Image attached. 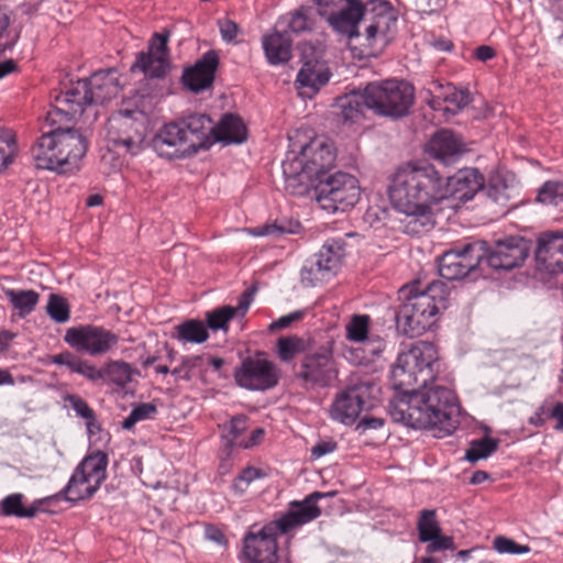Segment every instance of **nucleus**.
Masks as SVG:
<instances>
[{
  "instance_id": "nucleus-26",
  "label": "nucleus",
  "mask_w": 563,
  "mask_h": 563,
  "mask_svg": "<svg viewBox=\"0 0 563 563\" xmlns=\"http://www.w3.org/2000/svg\"><path fill=\"white\" fill-rule=\"evenodd\" d=\"M91 99V106L103 104L104 102L117 98L121 88L118 78L112 70H100L89 78L85 79Z\"/></svg>"
},
{
  "instance_id": "nucleus-5",
  "label": "nucleus",
  "mask_w": 563,
  "mask_h": 563,
  "mask_svg": "<svg viewBox=\"0 0 563 563\" xmlns=\"http://www.w3.org/2000/svg\"><path fill=\"white\" fill-rule=\"evenodd\" d=\"M213 144L212 120L203 113H192L165 123L151 141L157 155L168 159L191 157Z\"/></svg>"
},
{
  "instance_id": "nucleus-46",
  "label": "nucleus",
  "mask_w": 563,
  "mask_h": 563,
  "mask_svg": "<svg viewBox=\"0 0 563 563\" xmlns=\"http://www.w3.org/2000/svg\"><path fill=\"white\" fill-rule=\"evenodd\" d=\"M537 200L543 205L560 206L563 203V183L545 181L538 191Z\"/></svg>"
},
{
  "instance_id": "nucleus-20",
  "label": "nucleus",
  "mask_w": 563,
  "mask_h": 563,
  "mask_svg": "<svg viewBox=\"0 0 563 563\" xmlns=\"http://www.w3.org/2000/svg\"><path fill=\"white\" fill-rule=\"evenodd\" d=\"M220 65L217 51L205 52L192 65L183 69L180 82L192 93H200L213 87L216 74Z\"/></svg>"
},
{
  "instance_id": "nucleus-22",
  "label": "nucleus",
  "mask_w": 563,
  "mask_h": 563,
  "mask_svg": "<svg viewBox=\"0 0 563 563\" xmlns=\"http://www.w3.org/2000/svg\"><path fill=\"white\" fill-rule=\"evenodd\" d=\"M417 531L418 540L421 543H427L426 552L428 554L455 549L453 537L442 534L435 509L424 508L419 511Z\"/></svg>"
},
{
  "instance_id": "nucleus-6",
  "label": "nucleus",
  "mask_w": 563,
  "mask_h": 563,
  "mask_svg": "<svg viewBox=\"0 0 563 563\" xmlns=\"http://www.w3.org/2000/svg\"><path fill=\"white\" fill-rule=\"evenodd\" d=\"M88 140L76 129L57 126L43 133L31 147L37 169L74 174L88 151Z\"/></svg>"
},
{
  "instance_id": "nucleus-3",
  "label": "nucleus",
  "mask_w": 563,
  "mask_h": 563,
  "mask_svg": "<svg viewBox=\"0 0 563 563\" xmlns=\"http://www.w3.org/2000/svg\"><path fill=\"white\" fill-rule=\"evenodd\" d=\"M335 494L336 492H313L302 500L290 501L286 511L260 529L255 530L256 526H252L243 536L239 561L241 563H277L279 559L278 537L288 534L319 518L322 510L318 506V501Z\"/></svg>"
},
{
  "instance_id": "nucleus-37",
  "label": "nucleus",
  "mask_w": 563,
  "mask_h": 563,
  "mask_svg": "<svg viewBox=\"0 0 563 563\" xmlns=\"http://www.w3.org/2000/svg\"><path fill=\"white\" fill-rule=\"evenodd\" d=\"M176 338L183 342L203 343L209 338L207 325L197 319H189L174 328Z\"/></svg>"
},
{
  "instance_id": "nucleus-28",
  "label": "nucleus",
  "mask_w": 563,
  "mask_h": 563,
  "mask_svg": "<svg viewBox=\"0 0 563 563\" xmlns=\"http://www.w3.org/2000/svg\"><path fill=\"white\" fill-rule=\"evenodd\" d=\"M98 490L99 487L95 486L91 479L75 467L66 486L54 498L75 505L80 501L90 500Z\"/></svg>"
},
{
  "instance_id": "nucleus-9",
  "label": "nucleus",
  "mask_w": 563,
  "mask_h": 563,
  "mask_svg": "<svg viewBox=\"0 0 563 563\" xmlns=\"http://www.w3.org/2000/svg\"><path fill=\"white\" fill-rule=\"evenodd\" d=\"M365 89L368 109L380 117L404 118L415 102V88L406 80L373 81Z\"/></svg>"
},
{
  "instance_id": "nucleus-41",
  "label": "nucleus",
  "mask_w": 563,
  "mask_h": 563,
  "mask_svg": "<svg viewBox=\"0 0 563 563\" xmlns=\"http://www.w3.org/2000/svg\"><path fill=\"white\" fill-rule=\"evenodd\" d=\"M133 369L124 361H111L102 367L103 380L108 379L117 386L124 387L132 380Z\"/></svg>"
},
{
  "instance_id": "nucleus-15",
  "label": "nucleus",
  "mask_w": 563,
  "mask_h": 563,
  "mask_svg": "<svg viewBox=\"0 0 563 563\" xmlns=\"http://www.w3.org/2000/svg\"><path fill=\"white\" fill-rule=\"evenodd\" d=\"M59 91L52 93V109L46 114V120L52 124L62 121H71L81 117L85 110L91 106L88 86L85 79L63 82Z\"/></svg>"
},
{
  "instance_id": "nucleus-4",
  "label": "nucleus",
  "mask_w": 563,
  "mask_h": 563,
  "mask_svg": "<svg viewBox=\"0 0 563 563\" xmlns=\"http://www.w3.org/2000/svg\"><path fill=\"white\" fill-rule=\"evenodd\" d=\"M420 283H412L400 288L402 303L394 314L398 333L416 338L426 333L437 322V316L449 306L450 290L442 280H433L423 289Z\"/></svg>"
},
{
  "instance_id": "nucleus-17",
  "label": "nucleus",
  "mask_w": 563,
  "mask_h": 563,
  "mask_svg": "<svg viewBox=\"0 0 563 563\" xmlns=\"http://www.w3.org/2000/svg\"><path fill=\"white\" fill-rule=\"evenodd\" d=\"M345 255L344 242L328 240L314 256L306 262L300 272L301 283L314 287L330 279L340 267Z\"/></svg>"
},
{
  "instance_id": "nucleus-62",
  "label": "nucleus",
  "mask_w": 563,
  "mask_h": 563,
  "mask_svg": "<svg viewBox=\"0 0 563 563\" xmlns=\"http://www.w3.org/2000/svg\"><path fill=\"white\" fill-rule=\"evenodd\" d=\"M205 356L203 355H188L184 356L181 358V363L185 365L187 372L191 374V372L200 367L203 362Z\"/></svg>"
},
{
  "instance_id": "nucleus-7",
  "label": "nucleus",
  "mask_w": 563,
  "mask_h": 563,
  "mask_svg": "<svg viewBox=\"0 0 563 563\" xmlns=\"http://www.w3.org/2000/svg\"><path fill=\"white\" fill-rule=\"evenodd\" d=\"M336 150L323 137H314L291 161L283 163L285 188L292 196H306L318 180L334 173Z\"/></svg>"
},
{
  "instance_id": "nucleus-59",
  "label": "nucleus",
  "mask_w": 563,
  "mask_h": 563,
  "mask_svg": "<svg viewBox=\"0 0 563 563\" xmlns=\"http://www.w3.org/2000/svg\"><path fill=\"white\" fill-rule=\"evenodd\" d=\"M205 532H206L207 539H209L220 545L228 544V539H227L225 534L218 527H216L213 525H207Z\"/></svg>"
},
{
  "instance_id": "nucleus-49",
  "label": "nucleus",
  "mask_w": 563,
  "mask_h": 563,
  "mask_svg": "<svg viewBox=\"0 0 563 563\" xmlns=\"http://www.w3.org/2000/svg\"><path fill=\"white\" fill-rule=\"evenodd\" d=\"M247 417L245 415L234 416L223 426V438L227 439L228 445L233 446L235 440L246 430Z\"/></svg>"
},
{
  "instance_id": "nucleus-14",
  "label": "nucleus",
  "mask_w": 563,
  "mask_h": 563,
  "mask_svg": "<svg viewBox=\"0 0 563 563\" xmlns=\"http://www.w3.org/2000/svg\"><path fill=\"white\" fill-rule=\"evenodd\" d=\"M146 118L139 110H120L109 120V141L125 153L137 155L146 136Z\"/></svg>"
},
{
  "instance_id": "nucleus-11",
  "label": "nucleus",
  "mask_w": 563,
  "mask_h": 563,
  "mask_svg": "<svg viewBox=\"0 0 563 563\" xmlns=\"http://www.w3.org/2000/svg\"><path fill=\"white\" fill-rule=\"evenodd\" d=\"M339 375L333 355V342L329 341L317 349H309L300 358L295 377L306 389L330 387Z\"/></svg>"
},
{
  "instance_id": "nucleus-1",
  "label": "nucleus",
  "mask_w": 563,
  "mask_h": 563,
  "mask_svg": "<svg viewBox=\"0 0 563 563\" xmlns=\"http://www.w3.org/2000/svg\"><path fill=\"white\" fill-rule=\"evenodd\" d=\"M441 361L432 342L417 341L398 353L390 379L395 395L388 412L395 422L412 429H430L437 437L452 434L459 424L460 405L455 393L432 385L440 373Z\"/></svg>"
},
{
  "instance_id": "nucleus-51",
  "label": "nucleus",
  "mask_w": 563,
  "mask_h": 563,
  "mask_svg": "<svg viewBox=\"0 0 563 563\" xmlns=\"http://www.w3.org/2000/svg\"><path fill=\"white\" fill-rule=\"evenodd\" d=\"M66 401L75 411L76 416L85 420H93V415H96V412L84 398L71 394L66 397Z\"/></svg>"
},
{
  "instance_id": "nucleus-18",
  "label": "nucleus",
  "mask_w": 563,
  "mask_h": 563,
  "mask_svg": "<svg viewBox=\"0 0 563 563\" xmlns=\"http://www.w3.org/2000/svg\"><path fill=\"white\" fill-rule=\"evenodd\" d=\"M235 384L246 390L266 391L276 387L280 379L277 365L265 357H246L233 372Z\"/></svg>"
},
{
  "instance_id": "nucleus-47",
  "label": "nucleus",
  "mask_w": 563,
  "mask_h": 563,
  "mask_svg": "<svg viewBox=\"0 0 563 563\" xmlns=\"http://www.w3.org/2000/svg\"><path fill=\"white\" fill-rule=\"evenodd\" d=\"M156 413L157 407L154 404L141 402L136 405L122 421V428L124 430H132L137 422L150 419Z\"/></svg>"
},
{
  "instance_id": "nucleus-21",
  "label": "nucleus",
  "mask_w": 563,
  "mask_h": 563,
  "mask_svg": "<svg viewBox=\"0 0 563 563\" xmlns=\"http://www.w3.org/2000/svg\"><path fill=\"white\" fill-rule=\"evenodd\" d=\"M528 242L520 236H509L497 241L494 247L487 245L484 261L495 271H510L520 266L528 257Z\"/></svg>"
},
{
  "instance_id": "nucleus-10",
  "label": "nucleus",
  "mask_w": 563,
  "mask_h": 563,
  "mask_svg": "<svg viewBox=\"0 0 563 563\" xmlns=\"http://www.w3.org/2000/svg\"><path fill=\"white\" fill-rule=\"evenodd\" d=\"M319 206L328 212H345L360 200L361 187L357 178L342 170H334L325 178L318 180L310 192Z\"/></svg>"
},
{
  "instance_id": "nucleus-57",
  "label": "nucleus",
  "mask_w": 563,
  "mask_h": 563,
  "mask_svg": "<svg viewBox=\"0 0 563 563\" xmlns=\"http://www.w3.org/2000/svg\"><path fill=\"white\" fill-rule=\"evenodd\" d=\"M256 291L255 287H251L246 289L239 298L238 307H234V309H238V312H241V316L244 317L247 312L253 299L254 294Z\"/></svg>"
},
{
  "instance_id": "nucleus-35",
  "label": "nucleus",
  "mask_w": 563,
  "mask_h": 563,
  "mask_svg": "<svg viewBox=\"0 0 563 563\" xmlns=\"http://www.w3.org/2000/svg\"><path fill=\"white\" fill-rule=\"evenodd\" d=\"M560 252H563V231L544 232L538 238L534 257L540 267L560 255Z\"/></svg>"
},
{
  "instance_id": "nucleus-43",
  "label": "nucleus",
  "mask_w": 563,
  "mask_h": 563,
  "mask_svg": "<svg viewBox=\"0 0 563 563\" xmlns=\"http://www.w3.org/2000/svg\"><path fill=\"white\" fill-rule=\"evenodd\" d=\"M238 309L232 306H222L206 313L207 329L212 331L229 330V322L235 317Z\"/></svg>"
},
{
  "instance_id": "nucleus-63",
  "label": "nucleus",
  "mask_w": 563,
  "mask_h": 563,
  "mask_svg": "<svg viewBox=\"0 0 563 563\" xmlns=\"http://www.w3.org/2000/svg\"><path fill=\"white\" fill-rule=\"evenodd\" d=\"M548 416L556 420L555 430H563V402H556Z\"/></svg>"
},
{
  "instance_id": "nucleus-56",
  "label": "nucleus",
  "mask_w": 563,
  "mask_h": 563,
  "mask_svg": "<svg viewBox=\"0 0 563 563\" xmlns=\"http://www.w3.org/2000/svg\"><path fill=\"white\" fill-rule=\"evenodd\" d=\"M219 27L223 41L232 42L235 40L239 32V26L234 21L227 19L219 23Z\"/></svg>"
},
{
  "instance_id": "nucleus-33",
  "label": "nucleus",
  "mask_w": 563,
  "mask_h": 563,
  "mask_svg": "<svg viewBox=\"0 0 563 563\" xmlns=\"http://www.w3.org/2000/svg\"><path fill=\"white\" fill-rule=\"evenodd\" d=\"M371 318L368 314H354L346 324V338L352 342L377 343L371 353L378 354L384 350V341L377 336L376 339L368 336Z\"/></svg>"
},
{
  "instance_id": "nucleus-31",
  "label": "nucleus",
  "mask_w": 563,
  "mask_h": 563,
  "mask_svg": "<svg viewBox=\"0 0 563 563\" xmlns=\"http://www.w3.org/2000/svg\"><path fill=\"white\" fill-rule=\"evenodd\" d=\"M49 360L51 363L66 366L71 373L79 374L90 382L103 380L102 368L96 367L69 351L54 354Z\"/></svg>"
},
{
  "instance_id": "nucleus-13",
  "label": "nucleus",
  "mask_w": 563,
  "mask_h": 563,
  "mask_svg": "<svg viewBox=\"0 0 563 563\" xmlns=\"http://www.w3.org/2000/svg\"><path fill=\"white\" fill-rule=\"evenodd\" d=\"M487 254V242L473 241L444 252L438 261L439 274L446 280H457L475 273Z\"/></svg>"
},
{
  "instance_id": "nucleus-52",
  "label": "nucleus",
  "mask_w": 563,
  "mask_h": 563,
  "mask_svg": "<svg viewBox=\"0 0 563 563\" xmlns=\"http://www.w3.org/2000/svg\"><path fill=\"white\" fill-rule=\"evenodd\" d=\"M507 186L498 180L494 183L490 180L488 185L483 181V188L479 190L484 191L485 195L490 198L494 202L505 205L508 201V195L506 194Z\"/></svg>"
},
{
  "instance_id": "nucleus-53",
  "label": "nucleus",
  "mask_w": 563,
  "mask_h": 563,
  "mask_svg": "<svg viewBox=\"0 0 563 563\" xmlns=\"http://www.w3.org/2000/svg\"><path fill=\"white\" fill-rule=\"evenodd\" d=\"M2 143H5L9 147L8 154L2 153V168H7L18 155L15 134L11 129L2 128Z\"/></svg>"
},
{
  "instance_id": "nucleus-64",
  "label": "nucleus",
  "mask_w": 563,
  "mask_h": 563,
  "mask_svg": "<svg viewBox=\"0 0 563 563\" xmlns=\"http://www.w3.org/2000/svg\"><path fill=\"white\" fill-rule=\"evenodd\" d=\"M496 56V51L488 45H481L475 49V57L481 62H487Z\"/></svg>"
},
{
  "instance_id": "nucleus-61",
  "label": "nucleus",
  "mask_w": 563,
  "mask_h": 563,
  "mask_svg": "<svg viewBox=\"0 0 563 563\" xmlns=\"http://www.w3.org/2000/svg\"><path fill=\"white\" fill-rule=\"evenodd\" d=\"M207 360L210 366H212L213 371L219 374V377L221 378H229L230 374L222 371V367L224 365V360L218 356L213 355H207Z\"/></svg>"
},
{
  "instance_id": "nucleus-54",
  "label": "nucleus",
  "mask_w": 563,
  "mask_h": 563,
  "mask_svg": "<svg viewBox=\"0 0 563 563\" xmlns=\"http://www.w3.org/2000/svg\"><path fill=\"white\" fill-rule=\"evenodd\" d=\"M305 317L303 310H296L286 316L278 318L269 324L271 331L288 328L291 323L300 321Z\"/></svg>"
},
{
  "instance_id": "nucleus-40",
  "label": "nucleus",
  "mask_w": 563,
  "mask_h": 563,
  "mask_svg": "<svg viewBox=\"0 0 563 563\" xmlns=\"http://www.w3.org/2000/svg\"><path fill=\"white\" fill-rule=\"evenodd\" d=\"M24 496L20 493L8 495L2 499V515L14 516L18 518H33L40 508L36 505L29 507L23 506Z\"/></svg>"
},
{
  "instance_id": "nucleus-50",
  "label": "nucleus",
  "mask_w": 563,
  "mask_h": 563,
  "mask_svg": "<svg viewBox=\"0 0 563 563\" xmlns=\"http://www.w3.org/2000/svg\"><path fill=\"white\" fill-rule=\"evenodd\" d=\"M494 548L499 553L525 554L530 552L529 545L519 544L514 540L501 536L495 538Z\"/></svg>"
},
{
  "instance_id": "nucleus-36",
  "label": "nucleus",
  "mask_w": 563,
  "mask_h": 563,
  "mask_svg": "<svg viewBox=\"0 0 563 563\" xmlns=\"http://www.w3.org/2000/svg\"><path fill=\"white\" fill-rule=\"evenodd\" d=\"M301 223L299 221L282 218L274 222L264 223L251 230L254 236H274L280 238L286 234H297L301 231Z\"/></svg>"
},
{
  "instance_id": "nucleus-12",
  "label": "nucleus",
  "mask_w": 563,
  "mask_h": 563,
  "mask_svg": "<svg viewBox=\"0 0 563 563\" xmlns=\"http://www.w3.org/2000/svg\"><path fill=\"white\" fill-rule=\"evenodd\" d=\"M170 35L172 32L168 29L155 32L148 40L146 51L136 53L135 59L130 66V73H141L151 80L165 79L173 68L168 46Z\"/></svg>"
},
{
  "instance_id": "nucleus-60",
  "label": "nucleus",
  "mask_w": 563,
  "mask_h": 563,
  "mask_svg": "<svg viewBox=\"0 0 563 563\" xmlns=\"http://www.w3.org/2000/svg\"><path fill=\"white\" fill-rule=\"evenodd\" d=\"M541 268L548 271L550 274H563V251L560 252V255L549 261V263L543 264Z\"/></svg>"
},
{
  "instance_id": "nucleus-48",
  "label": "nucleus",
  "mask_w": 563,
  "mask_h": 563,
  "mask_svg": "<svg viewBox=\"0 0 563 563\" xmlns=\"http://www.w3.org/2000/svg\"><path fill=\"white\" fill-rule=\"evenodd\" d=\"M311 8L300 7L290 14L288 29L292 33H302L312 30L313 21L310 18Z\"/></svg>"
},
{
  "instance_id": "nucleus-16",
  "label": "nucleus",
  "mask_w": 563,
  "mask_h": 563,
  "mask_svg": "<svg viewBox=\"0 0 563 563\" xmlns=\"http://www.w3.org/2000/svg\"><path fill=\"white\" fill-rule=\"evenodd\" d=\"M64 342L78 353L101 356L117 347L119 334L97 324H79L65 331Z\"/></svg>"
},
{
  "instance_id": "nucleus-39",
  "label": "nucleus",
  "mask_w": 563,
  "mask_h": 563,
  "mask_svg": "<svg viewBox=\"0 0 563 563\" xmlns=\"http://www.w3.org/2000/svg\"><path fill=\"white\" fill-rule=\"evenodd\" d=\"M433 85L437 89L441 90L443 102L450 103L454 107L452 110L453 114H456L459 111L467 107L473 100L471 92L467 89H457L451 82L442 85L434 81Z\"/></svg>"
},
{
  "instance_id": "nucleus-25",
  "label": "nucleus",
  "mask_w": 563,
  "mask_h": 563,
  "mask_svg": "<svg viewBox=\"0 0 563 563\" xmlns=\"http://www.w3.org/2000/svg\"><path fill=\"white\" fill-rule=\"evenodd\" d=\"M311 56H308L306 49L302 52V67L297 74L296 84L299 88H308L312 93L320 90L328 84L331 71L323 60L314 56V49L310 46Z\"/></svg>"
},
{
  "instance_id": "nucleus-24",
  "label": "nucleus",
  "mask_w": 563,
  "mask_h": 563,
  "mask_svg": "<svg viewBox=\"0 0 563 563\" xmlns=\"http://www.w3.org/2000/svg\"><path fill=\"white\" fill-rule=\"evenodd\" d=\"M424 150L433 159L452 165L466 152V146L459 134L442 129L431 136Z\"/></svg>"
},
{
  "instance_id": "nucleus-27",
  "label": "nucleus",
  "mask_w": 563,
  "mask_h": 563,
  "mask_svg": "<svg viewBox=\"0 0 563 563\" xmlns=\"http://www.w3.org/2000/svg\"><path fill=\"white\" fill-rule=\"evenodd\" d=\"M262 46L271 66L285 65L292 57V40L287 32L274 31L264 35Z\"/></svg>"
},
{
  "instance_id": "nucleus-8",
  "label": "nucleus",
  "mask_w": 563,
  "mask_h": 563,
  "mask_svg": "<svg viewBox=\"0 0 563 563\" xmlns=\"http://www.w3.org/2000/svg\"><path fill=\"white\" fill-rule=\"evenodd\" d=\"M333 8L338 11L328 15V22L332 29L349 38H355L360 36V22H368L365 35L369 45L376 40L378 33L386 34L390 23L396 21L393 7L387 0H369L366 3L352 0Z\"/></svg>"
},
{
  "instance_id": "nucleus-34",
  "label": "nucleus",
  "mask_w": 563,
  "mask_h": 563,
  "mask_svg": "<svg viewBox=\"0 0 563 563\" xmlns=\"http://www.w3.org/2000/svg\"><path fill=\"white\" fill-rule=\"evenodd\" d=\"M3 292L12 309L22 319L31 314L40 301V294L33 289H3Z\"/></svg>"
},
{
  "instance_id": "nucleus-58",
  "label": "nucleus",
  "mask_w": 563,
  "mask_h": 563,
  "mask_svg": "<svg viewBox=\"0 0 563 563\" xmlns=\"http://www.w3.org/2000/svg\"><path fill=\"white\" fill-rule=\"evenodd\" d=\"M384 426V420L376 417H364L356 424V430L364 432L366 430L373 429L377 430Z\"/></svg>"
},
{
  "instance_id": "nucleus-19",
  "label": "nucleus",
  "mask_w": 563,
  "mask_h": 563,
  "mask_svg": "<svg viewBox=\"0 0 563 563\" xmlns=\"http://www.w3.org/2000/svg\"><path fill=\"white\" fill-rule=\"evenodd\" d=\"M371 385L356 384L344 389L333 400L330 413L332 419L345 424H353L363 410L372 407L369 401Z\"/></svg>"
},
{
  "instance_id": "nucleus-45",
  "label": "nucleus",
  "mask_w": 563,
  "mask_h": 563,
  "mask_svg": "<svg viewBox=\"0 0 563 563\" xmlns=\"http://www.w3.org/2000/svg\"><path fill=\"white\" fill-rule=\"evenodd\" d=\"M267 476L268 473L263 468L246 466L233 479L231 488L239 495H242L252 482L255 479L265 478Z\"/></svg>"
},
{
  "instance_id": "nucleus-30",
  "label": "nucleus",
  "mask_w": 563,
  "mask_h": 563,
  "mask_svg": "<svg viewBox=\"0 0 563 563\" xmlns=\"http://www.w3.org/2000/svg\"><path fill=\"white\" fill-rule=\"evenodd\" d=\"M338 118L343 123H355L364 118V109H368L366 89L352 91L349 95L338 98Z\"/></svg>"
},
{
  "instance_id": "nucleus-44",
  "label": "nucleus",
  "mask_w": 563,
  "mask_h": 563,
  "mask_svg": "<svg viewBox=\"0 0 563 563\" xmlns=\"http://www.w3.org/2000/svg\"><path fill=\"white\" fill-rule=\"evenodd\" d=\"M46 312L56 323H65L70 319V305L63 296L51 294L46 305Z\"/></svg>"
},
{
  "instance_id": "nucleus-32",
  "label": "nucleus",
  "mask_w": 563,
  "mask_h": 563,
  "mask_svg": "<svg viewBox=\"0 0 563 563\" xmlns=\"http://www.w3.org/2000/svg\"><path fill=\"white\" fill-rule=\"evenodd\" d=\"M108 454L101 450L88 453L76 466L84 475L92 481L95 486H100L107 479Z\"/></svg>"
},
{
  "instance_id": "nucleus-2",
  "label": "nucleus",
  "mask_w": 563,
  "mask_h": 563,
  "mask_svg": "<svg viewBox=\"0 0 563 563\" xmlns=\"http://www.w3.org/2000/svg\"><path fill=\"white\" fill-rule=\"evenodd\" d=\"M442 175L430 163H407L395 172L388 188L393 207L406 216L402 231L411 236L435 224L433 207L444 200Z\"/></svg>"
},
{
  "instance_id": "nucleus-23",
  "label": "nucleus",
  "mask_w": 563,
  "mask_h": 563,
  "mask_svg": "<svg viewBox=\"0 0 563 563\" xmlns=\"http://www.w3.org/2000/svg\"><path fill=\"white\" fill-rule=\"evenodd\" d=\"M484 176L476 168H462L453 176H442V186L445 189L444 200L453 199L457 202H467L483 188Z\"/></svg>"
},
{
  "instance_id": "nucleus-55",
  "label": "nucleus",
  "mask_w": 563,
  "mask_h": 563,
  "mask_svg": "<svg viewBox=\"0 0 563 563\" xmlns=\"http://www.w3.org/2000/svg\"><path fill=\"white\" fill-rule=\"evenodd\" d=\"M338 449V443L333 440L319 441L310 450V456L312 460H318L329 453L334 452Z\"/></svg>"
},
{
  "instance_id": "nucleus-29",
  "label": "nucleus",
  "mask_w": 563,
  "mask_h": 563,
  "mask_svg": "<svg viewBox=\"0 0 563 563\" xmlns=\"http://www.w3.org/2000/svg\"><path fill=\"white\" fill-rule=\"evenodd\" d=\"M212 137L224 144H241L247 139V129L234 113H225L217 125L212 124Z\"/></svg>"
},
{
  "instance_id": "nucleus-38",
  "label": "nucleus",
  "mask_w": 563,
  "mask_h": 563,
  "mask_svg": "<svg viewBox=\"0 0 563 563\" xmlns=\"http://www.w3.org/2000/svg\"><path fill=\"white\" fill-rule=\"evenodd\" d=\"M310 347L306 341L298 335L280 336L276 342V354L284 363H290L299 354L305 355Z\"/></svg>"
},
{
  "instance_id": "nucleus-42",
  "label": "nucleus",
  "mask_w": 563,
  "mask_h": 563,
  "mask_svg": "<svg viewBox=\"0 0 563 563\" xmlns=\"http://www.w3.org/2000/svg\"><path fill=\"white\" fill-rule=\"evenodd\" d=\"M499 442L500 441L498 439L490 437H483L478 440H473L470 444V449L465 453V459L471 463L487 459L498 450Z\"/></svg>"
}]
</instances>
